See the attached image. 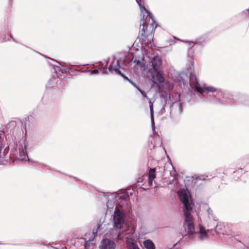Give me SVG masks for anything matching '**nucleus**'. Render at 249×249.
<instances>
[{
  "label": "nucleus",
  "mask_w": 249,
  "mask_h": 249,
  "mask_svg": "<svg viewBox=\"0 0 249 249\" xmlns=\"http://www.w3.org/2000/svg\"><path fill=\"white\" fill-rule=\"evenodd\" d=\"M129 202L123 194H112L108 197L107 213L112 214L113 227L117 231L121 230L125 224L126 217L130 209Z\"/></svg>",
  "instance_id": "1"
},
{
  "label": "nucleus",
  "mask_w": 249,
  "mask_h": 249,
  "mask_svg": "<svg viewBox=\"0 0 249 249\" xmlns=\"http://www.w3.org/2000/svg\"><path fill=\"white\" fill-rule=\"evenodd\" d=\"M189 82L191 88L198 92V102L219 104V96L221 89L212 86H201L196 75L192 72L189 75Z\"/></svg>",
  "instance_id": "2"
},
{
  "label": "nucleus",
  "mask_w": 249,
  "mask_h": 249,
  "mask_svg": "<svg viewBox=\"0 0 249 249\" xmlns=\"http://www.w3.org/2000/svg\"><path fill=\"white\" fill-rule=\"evenodd\" d=\"M179 197L184 205L183 213L185 216L184 226L187 227L188 238L194 240V234H196L195 231L194 219L191 215V212L193 207V203L191 196L188 192L185 190H181L178 192Z\"/></svg>",
  "instance_id": "3"
},
{
  "label": "nucleus",
  "mask_w": 249,
  "mask_h": 249,
  "mask_svg": "<svg viewBox=\"0 0 249 249\" xmlns=\"http://www.w3.org/2000/svg\"><path fill=\"white\" fill-rule=\"evenodd\" d=\"M142 9L141 4L139 3ZM145 11L146 16H143L142 23L140 26V30L138 37L142 40L145 44L148 45L153 40V32L157 26L156 22L153 18L152 14L146 10L144 7H142Z\"/></svg>",
  "instance_id": "4"
},
{
  "label": "nucleus",
  "mask_w": 249,
  "mask_h": 249,
  "mask_svg": "<svg viewBox=\"0 0 249 249\" xmlns=\"http://www.w3.org/2000/svg\"><path fill=\"white\" fill-rule=\"evenodd\" d=\"M168 102L170 106V115L173 118L178 117L182 112V105L180 100V95L178 93H174L169 96Z\"/></svg>",
  "instance_id": "5"
},
{
  "label": "nucleus",
  "mask_w": 249,
  "mask_h": 249,
  "mask_svg": "<svg viewBox=\"0 0 249 249\" xmlns=\"http://www.w3.org/2000/svg\"><path fill=\"white\" fill-rule=\"evenodd\" d=\"M124 62V60L122 59L117 60L116 61L115 60L113 61L112 64L111 66H109L108 68H106L104 71V73H107V71L109 72H111L112 71H114L117 74L120 75L124 78V79L127 80L129 83L132 84V82L130 80V79L125 76L121 71H120V68H122L123 67V63Z\"/></svg>",
  "instance_id": "6"
},
{
  "label": "nucleus",
  "mask_w": 249,
  "mask_h": 249,
  "mask_svg": "<svg viewBox=\"0 0 249 249\" xmlns=\"http://www.w3.org/2000/svg\"><path fill=\"white\" fill-rule=\"evenodd\" d=\"M219 100H220L219 104H231L232 102V95L230 92L221 89Z\"/></svg>",
  "instance_id": "7"
},
{
  "label": "nucleus",
  "mask_w": 249,
  "mask_h": 249,
  "mask_svg": "<svg viewBox=\"0 0 249 249\" xmlns=\"http://www.w3.org/2000/svg\"><path fill=\"white\" fill-rule=\"evenodd\" d=\"M116 244L113 240L107 238L103 239L99 245V249H116Z\"/></svg>",
  "instance_id": "8"
},
{
  "label": "nucleus",
  "mask_w": 249,
  "mask_h": 249,
  "mask_svg": "<svg viewBox=\"0 0 249 249\" xmlns=\"http://www.w3.org/2000/svg\"><path fill=\"white\" fill-rule=\"evenodd\" d=\"M199 230L196 232L197 234V239L200 241H204L207 240L209 238L208 233L212 230H206L204 226L199 224L198 226Z\"/></svg>",
  "instance_id": "9"
},
{
  "label": "nucleus",
  "mask_w": 249,
  "mask_h": 249,
  "mask_svg": "<svg viewBox=\"0 0 249 249\" xmlns=\"http://www.w3.org/2000/svg\"><path fill=\"white\" fill-rule=\"evenodd\" d=\"M151 63L154 71L160 70V68L162 64V61L159 56H156L153 57L151 59Z\"/></svg>",
  "instance_id": "10"
},
{
  "label": "nucleus",
  "mask_w": 249,
  "mask_h": 249,
  "mask_svg": "<svg viewBox=\"0 0 249 249\" xmlns=\"http://www.w3.org/2000/svg\"><path fill=\"white\" fill-rule=\"evenodd\" d=\"M18 157L16 156V157L21 160H26V158L28 156L26 152V144L24 143L23 145H20L18 148Z\"/></svg>",
  "instance_id": "11"
},
{
  "label": "nucleus",
  "mask_w": 249,
  "mask_h": 249,
  "mask_svg": "<svg viewBox=\"0 0 249 249\" xmlns=\"http://www.w3.org/2000/svg\"><path fill=\"white\" fill-rule=\"evenodd\" d=\"M149 141L153 145V147L160 146L161 144L160 139L158 135L151 137Z\"/></svg>",
  "instance_id": "12"
},
{
  "label": "nucleus",
  "mask_w": 249,
  "mask_h": 249,
  "mask_svg": "<svg viewBox=\"0 0 249 249\" xmlns=\"http://www.w3.org/2000/svg\"><path fill=\"white\" fill-rule=\"evenodd\" d=\"M156 178V169L155 168H150L148 173V184L152 186L153 181Z\"/></svg>",
  "instance_id": "13"
},
{
  "label": "nucleus",
  "mask_w": 249,
  "mask_h": 249,
  "mask_svg": "<svg viewBox=\"0 0 249 249\" xmlns=\"http://www.w3.org/2000/svg\"><path fill=\"white\" fill-rule=\"evenodd\" d=\"M156 73V77L157 81L159 83H162L164 82V78L162 71L160 70L154 71Z\"/></svg>",
  "instance_id": "14"
},
{
  "label": "nucleus",
  "mask_w": 249,
  "mask_h": 249,
  "mask_svg": "<svg viewBox=\"0 0 249 249\" xmlns=\"http://www.w3.org/2000/svg\"><path fill=\"white\" fill-rule=\"evenodd\" d=\"M126 246L128 249H136L138 246L132 239H127Z\"/></svg>",
  "instance_id": "15"
},
{
  "label": "nucleus",
  "mask_w": 249,
  "mask_h": 249,
  "mask_svg": "<svg viewBox=\"0 0 249 249\" xmlns=\"http://www.w3.org/2000/svg\"><path fill=\"white\" fill-rule=\"evenodd\" d=\"M143 244L146 249H155V246L154 243L149 239L144 241Z\"/></svg>",
  "instance_id": "16"
},
{
  "label": "nucleus",
  "mask_w": 249,
  "mask_h": 249,
  "mask_svg": "<svg viewBox=\"0 0 249 249\" xmlns=\"http://www.w3.org/2000/svg\"><path fill=\"white\" fill-rule=\"evenodd\" d=\"M194 53V50L192 48V47L188 49V53L189 61L190 62L192 66H193V64H194L193 58V56H192V55Z\"/></svg>",
  "instance_id": "17"
},
{
  "label": "nucleus",
  "mask_w": 249,
  "mask_h": 249,
  "mask_svg": "<svg viewBox=\"0 0 249 249\" xmlns=\"http://www.w3.org/2000/svg\"><path fill=\"white\" fill-rule=\"evenodd\" d=\"M207 213L209 218L210 219H213L214 222H216L217 221L216 217L213 215V211L211 208H209L207 210Z\"/></svg>",
  "instance_id": "18"
},
{
  "label": "nucleus",
  "mask_w": 249,
  "mask_h": 249,
  "mask_svg": "<svg viewBox=\"0 0 249 249\" xmlns=\"http://www.w3.org/2000/svg\"><path fill=\"white\" fill-rule=\"evenodd\" d=\"M149 100V107H150V113H154V110H153V104L151 102V100L149 98H147Z\"/></svg>",
  "instance_id": "19"
},
{
  "label": "nucleus",
  "mask_w": 249,
  "mask_h": 249,
  "mask_svg": "<svg viewBox=\"0 0 249 249\" xmlns=\"http://www.w3.org/2000/svg\"><path fill=\"white\" fill-rule=\"evenodd\" d=\"M133 62L134 63H136L137 64V65H139L141 67L142 66V63L141 62V60H139V59H135L134 60H133Z\"/></svg>",
  "instance_id": "20"
},
{
  "label": "nucleus",
  "mask_w": 249,
  "mask_h": 249,
  "mask_svg": "<svg viewBox=\"0 0 249 249\" xmlns=\"http://www.w3.org/2000/svg\"><path fill=\"white\" fill-rule=\"evenodd\" d=\"M150 117H151V125L153 127L154 125V113H150Z\"/></svg>",
  "instance_id": "21"
},
{
  "label": "nucleus",
  "mask_w": 249,
  "mask_h": 249,
  "mask_svg": "<svg viewBox=\"0 0 249 249\" xmlns=\"http://www.w3.org/2000/svg\"><path fill=\"white\" fill-rule=\"evenodd\" d=\"M139 91L146 98H148V97L146 95V93L142 90L141 89H140L137 88Z\"/></svg>",
  "instance_id": "22"
},
{
  "label": "nucleus",
  "mask_w": 249,
  "mask_h": 249,
  "mask_svg": "<svg viewBox=\"0 0 249 249\" xmlns=\"http://www.w3.org/2000/svg\"><path fill=\"white\" fill-rule=\"evenodd\" d=\"M89 71L90 72L91 74H97L99 71L98 70H89Z\"/></svg>",
  "instance_id": "23"
},
{
  "label": "nucleus",
  "mask_w": 249,
  "mask_h": 249,
  "mask_svg": "<svg viewBox=\"0 0 249 249\" xmlns=\"http://www.w3.org/2000/svg\"><path fill=\"white\" fill-rule=\"evenodd\" d=\"M124 237L123 233H119L117 235V239L119 240L122 239Z\"/></svg>",
  "instance_id": "24"
},
{
  "label": "nucleus",
  "mask_w": 249,
  "mask_h": 249,
  "mask_svg": "<svg viewBox=\"0 0 249 249\" xmlns=\"http://www.w3.org/2000/svg\"><path fill=\"white\" fill-rule=\"evenodd\" d=\"M196 179L199 180H206V178L203 177H199L196 178Z\"/></svg>",
  "instance_id": "25"
},
{
  "label": "nucleus",
  "mask_w": 249,
  "mask_h": 249,
  "mask_svg": "<svg viewBox=\"0 0 249 249\" xmlns=\"http://www.w3.org/2000/svg\"><path fill=\"white\" fill-rule=\"evenodd\" d=\"M186 42L188 43L189 45L193 44L192 47H193L195 44L193 41H186Z\"/></svg>",
  "instance_id": "26"
},
{
  "label": "nucleus",
  "mask_w": 249,
  "mask_h": 249,
  "mask_svg": "<svg viewBox=\"0 0 249 249\" xmlns=\"http://www.w3.org/2000/svg\"><path fill=\"white\" fill-rule=\"evenodd\" d=\"M8 152V149H7V148H5L4 151H3V156H4L5 154L7 153Z\"/></svg>",
  "instance_id": "27"
},
{
  "label": "nucleus",
  "mask_w": 249,
  "mask_h": 249,
  "mask_svg": "<svg viewBox=\"0 0 249 249\" xmlns=\"http://www.w3.org/2000/svg\"><path fill=\"white\" fill-rule=\"evenodd\" d=\"M152 81L155 84L156 82H155V76L154 75H152Z\"/></svg>",
  "instance_id": "28"
},
{
  "label": "nucleus",
  "mask_w": 249,
  "mask_h": 249,
  "mask_svg": "<svg viewBox=\"0 0 249 249\" xmlns=\"http://www.w3.org/2000/svg\"><path fill=\"white\" fill-rule=\"evenodd\" d=\"M10 37H11V38L12 39V40H13L14 41H15V42H17V43H18V42H17V41H16V40H15V39L14 38H13L12 36H10Z\"/></svg>",
  "instance_id": "29"
},
{
  "label": "nucleus",
  "mask_w": 249,
  "mask_h": 249,
  "mask_svg": "<svg viewBox=\"0 0 249 249\" xmlns=\"http://www.w3.org/2000/svg\"><path fill=\"white\" fill-rule=\"evenodd\" d=\"M215 227L217 228L218 227V224H215V223L214 224V225H213Z\"/></svg>",
  "instance_id": "30"
},
{
  "label": "nucleus",
  "mask_w": 249,
  "mask_h": 249,
  "mask_svg": "<svg viewBox=\"0 0 249 249\" xmlns=\"http://www.w3.org/2000/svg\"><path fill=\"white\" fill-rule=\"evenodd\" d=\"M190 92H191V93H193V92H192V90H190Z\"/></svg>",
  "instance_id": "31"
},
{
  "label": "nucleus",
  "mask_w": 249,
  "mask_h": 249,
  "mask_svg": "<svg viewBox=\"0 0 249 249\" xmlns=\"http://www.w3.org/2000/svg\"><path fill=\"white\" fill-rule=\"evenodd\" d=\"M197 41L199 42H200V41H199L198 40H197Z\"/></svg>",
  "instance_id": "32"
},
{
  "label": "nucleus",
  "mask_w": 249,
  "mask_h": 249,
  "mask_svg": "<svg viewBox=\"0 0 249 249\" xmlns=\"http://www.w3.org/2000/svg\"><path fill=\"white\" fill-rule=\"evenodd\" d=\"M136 249H140L139 247H138Z\"/></svg>",
  "instance_id": "33"
},
{
  "label": "nucleus",
  "mask_w": 249,
  "mask_h": 249,
  "mask_svg": "<svg viewBox=\"0 0 249 249\" xmlns=\"http://www.w3.org/2000/svg\"><path fill=\"white\" fill-rule=\"evenodd\" d=\"M136 249H140L139 247H138Z\"/></svg>",
  "instance_id": "34"
}]
</instances>
